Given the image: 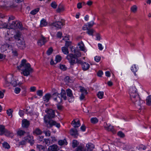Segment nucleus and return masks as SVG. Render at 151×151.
Instances as JSON below:
<instances>
[{
	"instance_id": "obj_1",
	"label": "nucleus",
	"mask_w": 151,
	"mask_h": 151,
	"mask_svg": "<svg viewBox=\"0 0 151 151\" xmlns=\"http://www.w3.org/2000/svg\"><path fill=\"white\" fill-rule=\"evenodd\" d=\"M52 97L53 100L56 102L58 103H61L62 102V98L66 100L67 99V97L66 96V92L65 91L62 89L61 90V92L60 94L58 93L57 91L54 92L51 95L47 93L43 97V99L45 103L48 102L50 98Z\"/></svg>"
},
{
	"instance_id": "obj_2",
	"label": "nucleus",
	"mask_w": 151,
	"mask_h": 151,
	"mask_svg": "<svg viewBox=\"0 0 151 151\" xmlns=\"http://www.w3.org/2000/svg\"><path fill=\"white\" fill-rule=\"evenodd\" d=\"M47 112V114L44 116V121L47 127L50 128L53 126H55L56 127L59 128L60 126V124L51 119L55 116L54 111L51 109H49Z\"/></svg>"
},
{
	"instance_id": "obj_3",
	"label": "nucleus",
	"mask_w": 151,
	"mask_h": 151,
	"mask_svg": "<svg viewBox=\"0 0 151 151\" xmlns=\"http://www.w3.org/2000/svg\"><path fill=\"white\" fill-rule=\"evenodd\" d=\"M26 59L22 60L21 64L17 66L18 69L21 70V73L24 76H27L33 72V69L31 68V65L27 63Z\"/></svg>"
},
{
	"instance_id": "obj_4",
	"label": "nucleus",
	"mask_w": 151,
	"mask_h": 151,
	"mask_svg": "<svg viewBox=\"0 0 151 151\" xmlns=\"http://www.w3.org/2000/svg\"><path fill=\"white\" fill-rule=\"evenodd\" d=\"M74 53V54H70L68 55L66 57V58L68 60L71 68H73L74 64L77 63L78 60H81L78 59V58L81 55V52L78 51H76Z\"/></svg>"
},
{
	"instance_id": "obj_5",
	"label": "nucleus",
	"mask_w": 151,
	"mask_h": 151,
	"mask_svg": "<svg viewBox=\"0 0 151 151\" xmlns=\"http://www.w3.org/2000/svg\"><path fill=\"white\" fill-rule=\"evenodd\" d=\"M14 38L16 40L17 45L20 49L23 48L24 47L25 42L23 39L22 37V34L20 32H17L14 36Z\"/></svg>"
},
{
	"instance_id": "obj_6",
	"label": "nucleus",
	"mask_w": 151,
	"mask_h": 151,
	"mask_svg": "<svg viewBox=\"0 0 151 151\" xmlns=\"http://www.w3.org/2000/svg\"><path fill=\"white\" fill-rule=\"evenodd\" d=\"M137 90L135 86L132 87L129 89V93L131 100H134V97L135 96H136L137 99H139V94L137 93Z\"/></svg>"
},
{
	"instance_id": "obj_7",
	"label": "nucleus",
	"mask_w": 151,
	"mask_h": 151,
	"mask_svg": "<svg viewBox=\"0 0 151 151\" xmlns=\"http://www.w3.org/2000/svg\"><path fill=\"white\" fill-rule=\"evenodd\" d=\"M10 28L12 29H19L22 30L24 29L22 24L20 22L18 21H14L10 25Z\"/></svg>"
},
{
	"instance_id": "obj_8",
	"label": "nucleus",
	"mask_w": 151,
	"mask_h": 151,
	"mask_svg": "<svg viewBox=\"0 0 151 151\" xmlns=\"http://www.w3.org/2000/svg\"><path fill=\"white\" fill-rule=\"evenodd\" d=\"M134 98V101L131 100L133 103H134L135 105L138 106H139V107L138 108L139 109H142L141 108V105L144 103L143 101L141 100L139 95V99H137V98L136 96H135Z\"/></svg>"
},
{
	"instance_id": "obj_9",
	"label": "nucleus",
	"mask_w": 151,
	"mask_h": 151,
	"mask_svg": "<svg viewBox=\"0 0 151 151\" xmlns=\"http://www.w3.org/2000/svg\"><path fill=\"white\" fill-rule=\"evenodd\" d=\"M10 132L6 129L5 126L2 125H0V135L4 134L6 136H9L10 134Z\"/></svg>"
},
{
	"instance_id": "obj_10",
	"label": "nucleus",
	"mask_w": 151,
	"mask_h": 151,
	"mask_svg": "<svg viewBox=\"0 0 151 151\" xmlns=\"http://www.w3.org/2000/svg\"><path fill=\"white\" fill-rule=\"evenodd\" d=\"M77 63L78 64H80L82 66V69L83 70H88L89 68V64L85 62L82 61L81 60H78Z\"/></svg>"
},
{
	"instance_id": "obj_11",
	"label": "nucleus",
	"mask_w": 151,
	"mask_h": 151,
	"mask_svg": "<svg viewBox=\"0 0 151 151\" xmlns=\"http://www.w3.org/2000/svg\"><path fill=\"white\" fill-rule=\"evenodd\" d=\"M64 25V22L62 20L61 21L54 22L52 24V26L58 29L62 28Z\"/></svg>"
},
{
	"instance_id": "obj_12",
	"label": "nucleus",
	"mask_w": 151,
	"mask_h": 151,
	"mask_svg": "<svg viewBox=\"0 0 151 151\" xmlns=\"http://www.w3.org/2000/svg\"><path fill=\"white\" fill-rule=\"evenodd\" d=\"M25 139L27 142H29L31 145H33L34 143V140H33V136L31 135H28L24 137Z\"/></svg>"
},
{
	"instance_id": "obj_13",
	"label": "nucleus",
	"mask_w": 151,
	"mask_h": 151,
	"mask_svg": "<svg viewBox=\"0 0 151 151\" xmlns=\"http://www.w3.org/2000/svg\"><path fill=\"white\" fill-rule=\"evenodd\" d=\"M70 135L75 138H77L78 135V131L75 128L71 129L70 130Z\"/></svg>"
},
{
	"instance_id": "obj_14",
	"label": "nucleus",
	"mask_w": 151,
	"mask_h": 151,
	"mask_svg": "<svg viewBox=\"0 0 151 151\" xmlns=\"http://www.w3.org/2000/svg\"><path fill=\"white\" fill-rule=\"evenodd\" d=\"M71 124L75 127H78L81 125L80 120L77 119H74L72 121Z\"/></svg>"
},
{
	"instance_id": "obj_15",
	"label": "nucleus",
	"mask_w": 151,
	"mask_h": 151,
	"mask_svg": "<svg viewBox=\"0 0 151 151\" xmlns=\"http://www.w3.org/2000/svg\"><path fill=\"white\" fill-rule=\"evenodd\" d=\"M46 42L47 41L45 38L42 36L41 38L38 41L37 43L38 45L41 46Z\"/></svg>"
},
{
	"instance_id": "obj_16",
	"label": "nucleus",
	"mask_w": 151,
	"mask_h": 151,
	"mask_svg": "<svg viewBox=\"0 0 151 151\" xmlns=\"http://www.w3.org/2000/svg\"><path fill=\"white\" fill-rule=\"evenodd\" d=\"M59 150L58 146L53 145L49 146L47 149V151H58Z\"/></svg>"
},
{
	"instance_id": "obj_17",
	"label": "nucleus",
	"mask_w": 151,
	"mask_h": 151,
	"mask_svg": "<svg viewBox=\"0 0 151 151\" xmlns=\"http://www.w3.org/2000/svg\"><path fill=\"white\" fill-rule=\"evenodd\" d=\"M30 123L29 121H28L26 119H24L22 120V126L24 128H27L29 126Z\"/></svg>"
},
{
	"instance_id": "obj_18",
	"label": "nucleus",
	"mask_w": 151,
	"mask_h": 151,
	"mask_svg": "<svg viewBox=\"0 0 151 151\" xmlns=\"http://www.w3.org/2000/svg\"><path fill=\"white\" fill-rule=\"evenodd\" d=\"M86 147L87 148V151H92L94 148V145L91 143L87 144Z\"/></svg>"
},
{
	"instance_id": "obj_19",
	"label": "nucleus",
	"mask_w": 151,
	"mask_h": 151,
	"mask_svg": "<svg viewBox=\"0 0 151 151\" xmlns=\"http://www.w3.org/2000/svg\"><path fill=\"white\" fill-rule=\"evenodd\" d=\"M11 83L14 87H15L18 85H19L22 84V83L21 82L17 83V80L13 78L11 81Z\"/></svg>"
},
{
	"instance_id": "obj_20",
	"label": "nucleus",
	"mask_w": 151,
	"mask_h": 151,
	"mask_svg": "<svg viewBox=\"0 0 151 151\" xmlns=\"http://www.w3.org/2000/svg\"><path fill=\"white\" fill-rule=\"evenodd\" d=\"M42 133V131L39 128L35 129L33 132V134L34 135H39Z\"/></svg>"
},
{
	"instance_id": "obj_21",
	"label": "nucleus",
	"mask_w": 151,
	"mask_h": 151,
	"mask_svg": "<svg viewBox=\"0 0 151 151\" xmlns=\"http://www.w3.org/2000/svg\"><path fill=\"white\" fill-rule=\"evenodd\" d=\"M66 93L67 96L71 98H73V96L72 93V90L69 88H68L66 90Z\"/></svg>"
},
{
	"instance_id": "obj_22",
	"label": "nucleus",
	"mask_w": 151,
	"mask_h": 151,
	"mask_svg": "<svg viewBox=\"0 0 151 151\" xmlns=\"http://www.w3.org/2000/svg\"><path fill=\"white\" fill-rule=\"evenodd\" d=\"M26 133V132L23 130L19 129L17 132V135L18 136L22 137Z\"/></svg>"
},
{
	"instance_id": "obj_23",
	"label": "nucleus",
	"mask_w": 151,
	"mask_h": 151,
	"mask_svg": "<svg viewBox=\"0 0 151 151\" xmlns=\"http://www.w3.org/2000/svg\"><path fill=\"white\" fill-rule=\"evenodd\" d=\"M58 144L59 145L62 146L65 145H67L68 142H67L66 139H64L63 140H60L58 141Z\"/></svg>"
},
{
	"instance_id": "obj_24",
	"label": "nucleus",
	"mask_w": 151,
	"mask_h": 151,
	"mask_svg": "<svg viewBox=\"0 0 151 151\" xmlns=\"http://www.w3.org/2000/svg\"><path fill=\"white\" fill-rule=\"evenodd\" d=\"M78 45L79 46V48H80V50L83 51H84L85 50V49L84 47V45L82 42L81 41L78 44Z\"/></svg>"
},
{
	"instance_id": "obj_25",
	"label": "nucleus",
	"mask_w": 151,
	"mask_h": 151,
	"mask_svg": "<svg viewBox=\"0 0 151 151\" xmlns=\"http://www.w3.org/2000/svg\"><path fill=\"white\" fill-rule=\"evenodd\" d=\"M146 104L148 106L151 105V96H149L147 97L146 99Z\"/></svg>"
},
{
	"instance_id": "obj_26",
	"label": "nucleus",
	"mask_w": 151,
	"mask_h": 151,
	"mask_svg": "<svg viewBox=\"0 0 151 151\" xmlns=\"http://www.w3.org/2000/svg\"><path fill=\"white\" fill-rule=\"evenodd\" d=\"M47 22H46L45 19H43L41 21L40 24L41 27L45 26L47 25Z\"/></svg>"
},
{
	"instance_id": "obj_27",
	"label": "nucleus",
	"mask_w": 151,
	"mask_h": 151,
	"mask_svg": "<svg viewBox=\"0 0 151 151\" xmlns=\"http://www.w3.org/2000/svg\"><path fill=\"white\" fill-rule=\"evenodd\" d=\"M62 50L63 53L65 54H68L69 53L68 48L65 47H63L61 48Z\"/></svg>"
},
{
	"instance_id": "obj_28",
	"label": "nucleus",
	"mask_w": 151,
	"mask_h": 151,
	"mask_svg": "<svg viewBox=\"0 0 151 151\" xmlns=\"http://www.w3.org/2000/svg\"><path fill=\"white\" fill-rule=\"evenodd\" d=\"M131 70L134 72V74L135 76H136L137 74L136 73V72L137 71V69L135 65H133L131 68Z\"/></svg>"
},
{
	"instance_id": "obj_29",
	"label": "nucleus",
	"mask_w": 151,
	"mask_h": 151,
	"mask_svg": "<svg viewBox=\"0 0 151 151\" xmlns=\"http://www.w3.org/2000/svg\"><path fill=\"white\" fill-rule=\"evenodd\" d=\"M79 145V142L76 140H73L72 142V147L73 148H75L77 147Z\"/></svg>"
},
{
	"instance_id": "obj_30",
	"label": "nucleus",
	"mask_w": 151,
	"mask_h": 151,
	"mask_svg": "<svg viewBox=\"0 0 151 151\" xmlns=\"http://www.w3.org/2000/svg\"><path fill=\"white\" fill-rule=\"evenodd\" d=\"M104 92L103 91H99L97 94V96L100 99H102L104 96Z\"/></svg>"
},
{
	"instance_id": "obj_31",
	"label": "nucleus",
	"mask_w": 151,
	"mask_h": 151,
	"mask_svg": "<svg viewBox=\"0 0 151 151\" xmlns=\"http://www.w3.org/2000/svg\"><path fill=\"white\" fill-rule=\"evenodd\" d=\"M3 147L6 149H9L10 147L9 144L6 142H4L2 144Z\"/></svg>"
},
{
	"instance_id": "obj_32",
	"label": "nucleus",
	"mask_w": 151,
	"mask_h": 151,
	"mask_svg": "<svg viewBox=\"0 0 151 151\" xmlns=\"http://www.w3.org/2000/svg\"><path fill=\"white\" fill-rule=\"evenodd\" d=\"M11 83V82L10 79H9V78H7L5 80V86H9Z\"/></svg>"
},
{
	"instance_id": "obj_33",
	"label": "nucleus",
	"mask_w": 151,
	"mask_h": 151,
	"mask_svg": "<svg viewBox=\"0 0 151 151\" xmlns=\"http://www.w3.org/2000/svg\"><path fill=\"white\" fill-rule=\"evenodd\" d=\"M40 8H36L30 12V14L34 15L36 14L39 11Z\"/></svg>"
},
{
	"instance_id": "obj_34",
	"label": "nucleus",
	"mask_w": 151,
	"mask_h": 151,
	"mask_svg": "<svg viewBox=\"0 0 151 151\" xmlns=\"http://www.w3.org/2000/svg\"><path fill=\"white\" fill-rule=\"evenodd\" d=\"M106 124L107 127H106V129L109 131L113 132L114 130L113 126L111 125H108L107 124Z\"/></svg>"
},
{
	"instance_id": "obj_35",
	"label": "nucleus",
	"mask_w": 151,
	"mask_h": 151,
	"mask_svg": "<svg viewBox=\"0 0 151 151\" xmlns=\"http://www.w3.org/2000/svg\"><path fill=\"white\" fill-rule=\"evenodd\" d=\"M13 112V110L12 109H9L6 111V113L8 116H11V117H12Z\"/></svg>"
},
{
	"instance_id": "obj_36",
	"label": "nucleus",
	"mask_w": 151,
	"mask_h": 151,
	"mask_svg": "<svg viewBox=\"0 0 151 151\" xmlns=\"http://www.w3.org/2000/svg\"><path fill=\"white\" fill-rule=\"evenodd\" d=\"M62 59L61 57L59 55H57L55 57V61H56V63L60 61Z\"/></svg>"
},
{
	"instance_id": "obj_37",
	"label": "nucleus",
	"mask_w": 151,
	"mask_h": 151,
	"mask_svg": "<svg viewBox=\"0 0 151 151\" xmlns=\"http://www.w3.org/2000/svg\"><path fill=\"white\" fill-rule=\"evenodd\" d=\"M37 147L39 148L40 151H47L46 148L43 146L39 145Z\"/></svg>"
},
{
	"instance_id": "obj_38",
	"label": "nucleus",
	"mask_w": 151,
	"mask_h": 151,
	"mask_svg": "<svg viewBox=\"0 0 151 151\" xmlns=\"http://www.w3.org/2000/svg\"><path fill=\"white\" fill-rule=\"evenodd\" d=\"M94 31V30L93 29L89 28L86 32L89 35H93V33Z\"/></svg>"
},
{
	"instance_id": "obj_39",
	"label": "nucleus",
	"mask_w": 151,
	"mask_h": 151,
	"mask_svg": "<svg viewBox=\"0 0 151 151\" xmlns=\"http://www.w3.org/2000/svg\"><path fill=\"white\" fill-rule=\"evenodd\" d=\"M91 122L93 124H96L97 123L98 121V119L96 118H92L91 119Z\"/></svg>"
},
{
	"instance_id": "obj_40",
	"label": "nucleus",
	"mask_w": 151,
	"mask_h": 151,
	"mask_svg": "<svg viewBox=\"0 0 151 151\" xmlns=\"http://www.w3.org/2000/svg\"><path fill=\"white\" fill-rule=\"evenodd\" d=\"M5 39L7 41H8V42H12H12L13 41L14 42V39L12 37H8L7 36H6L5 37ZM9 43L11 44V42H9Z\"/></svg>"
},
{
	"instance_id": "obj_41",
	"label": "nucleus",
	"mask_w": 151,
	"mask_h": 151,
	"mask_svg": "<svg viewBox=\"0 0 151 151\" xmlns=\"http://www.w3.org/2000/svg\"><path fill=\"white\" fill-rule=\"evenodd\" d=\"M131 11L134 13L137 10V7L136 5H134L131 8Z\"/></svg>"
},
{
	"instance_id": "obj_42",
	"label": "nucleus",
	"mask_w": 151,
	"mask_h": 151,
	"mask_svg": "<svg viewBox=\"0 0 151 151\" xmlns=\"http://www.w3.org/2000/svg\"><path fill=\"white\" fill-rule=\"evenodd\" d=\"M118 135L121 137H125L124 134L122 131H119L117 133Z\"/></svg>"
},
{
	"instance_id": "obj_43",
	"label": "nucleus",
	"mask_w": 151,
	"mask_h": 151,
	"mask_svg": "<svg viewBox=\"0 0 151 151\" xmlns=\"http://www.w3.org/2000/svg\"><path fill=\"white\" fill-rule=\"evenodd\" d=\"M43 143H45V145H48L50 144V141L48 139H44L43 141Z\"/></svg>"
},
{
	"instance_id": "obj_44",
	"label": "nucleus",
	"mask_w": 151,
	"mask_h": 151,
	"mask_svg": "<svg viewBox=\"0 0 151 151\" xmlns=\"http://www.w3.org/2000/svg\"><path fill=\"white\" fill-rule=\"evenodd\" d=\"M94 24V22L93 21H91V22L88 23H87L88 24H87V25L88 27V28H90L91 27L93 26Z\"/></svg>"
},
{
	"instance_id": "obj_45",
	"label": "nucleus",
	"mask_w": 151,
	"mask_h": 151,
	"mask_svg": "<svg viewBox=\"0 0 151 151\" xmlns=\"http://www.w3.org/2000/svg\"><path fill=\"white\" fill-rule=\"evenodd\" d=\"M0 27L1 28H6L8 26V24L6 23H2L1 24Z\"/></svg>"
},
{
	"instance_id": "obj_46",
	"label": "nucleus",
	"mask_w": 151,
	"mask_h": 151,
	"mask_svg": "<svg viewBox=\"0 0 151 151\" xmlns=\"http://www.w3.org/2000/svg\"><path fill=\"white\" fill-rule=\"evenodd\" d=\"M77 151H86V150L82 146H79L77 148Z\"/></svg>"
},
{
	"instance_id": "obj_47",
	"label": "nucleus",
	"mask_w": 151,
	"mask_h": 151,
	"mask_svg": "<svg viewBox=\"0 0 151 151\" xmlns=\"http://www.w3.org/2000/svg\"><path fill=\"white\" fill-rule=\"evenodd\" d=\"M43 91L42 90H39L37 91V94L40 96H42L43 95Z\"/></svg>"
},
{
	"instance_id": "obj_48",
	"label": "nucleus",
	"mask_w": 151,
	"mask_h": 151,
	"mask_svg": "<svg viewBox=\"0 0 151 151\" xmlns=\"http://www.w3.org/2000/svg\"><path fill=\"white\" fill-rule=\"evenodd\" d=\"M53 51V49L50 47L49 48L47 51V53L48 55H50L52 52Z\"/></svg>"
},
{
	"instance_id": "obj_49",
	"label": "nucleus",
	"mask_w": 151,
	"mask_h": 151,
	"mask_svg": "<svg viewBox=\"0 0 151 151\" xmlns=\"http://www.w3.org/2000/svg\"><path fill=\"white\" fill-rule=\"evenodd\" d=\"M58 104H56L57 109L60 111H61L63 108V106L61 105H59L60 103H58ZM61 103H60V104Z\"/></svg>"
},
{
	"instance_id": "obj_50",
	"label": "nucleus",
	"mask_w": 151,
	"mask_h": 151,
	"mask_svg": "<svg viewBox=\"0 0 151 151\" xmlns=\"http://www.w3.org/2000/svg\"><path fill=\"white\" fill-rule=\"evenodd\" d=\"M21 91V89L18 87H16L14 89V92L17 94L19 93Z\"/></svg>"
},
{
	"instance_id": "obj_51",
	"label": "nucleus",
	"mask_w": 151,
	"mask_h": 151,
	"mask_svg": "<svg viewBox=\"0 0 151 151\" xmlns=\"http://www.w3.org/2000/svg\"><path fill=\"white\" fill-rule=\"evenodd\" d=\"M44 133L47 136L49 137L51 133L50 131L49 130L44 131Z\"/></svg>"
},
{
	"instance_id": "obj_52",
	"label": "nucleus",
	"mask_w": 151,
	"mask_h": 151,
	"mask_svg": "<svg viewBox=\"0 0 151 151\" xmlns=\"http://www.w3.org/2000/svg\"><path fill=\"white\" fill-rule=\"evenodd\" d=\"M51 5L52 7L54 9H55L57 6V4L55 2H52L51 4Z\"/></svg>"
},
{
	"instance_id": "obj_53",
	"label": "nucleus",
	"mask_w": 151,
	"mask_h": 151,
	"mask_svg": "<svg viewBox=\"0 0 151 151\" xmlns=\"http://www.w3.org/2000/svg\"><path fill=\"white\" fill-rule=\"evenodd\" d=\"M60 68L63 70H66L67 69L65 65L61 64L60 65Z\"/></svg>"
},
{
	"instance_id": "obj_54",
	"label": "nucleus",
	"mask_w": 151,
	"mask_h": 151,
	"mask_svg": "<svg viewBox=\"0 0 151 151\" xmlns=\"http://www.w3.org/2000/svg\"><path fill=\"white\" fill-rule=\"evenodd\" d=\"M44 136H40L38 137V139L39 141L40 142H43V141L44 139H43Z\"/></svg>"
},
{
	"instance_id": "obj_55",
	"label": "nucleus",
	"mask_w": 151,
	"mask_h": 151,
	"mask_svg": "<svg viewBox=\"0 0 151 151\" xmlns=\"http://www.w3.org/2000/svg\"><path fill=\"white\" fill-rule=\"evenodd\" d=\"M71 45V42L68 41H66L65 47H66L68 48L69 46Z\"/></svg>"
},
{
	"instance_id": "obj_56",
	"label": "nucleus",
	"mask_w": 151,
	"mask_h": 151,
	"mask_svg": "<svg viewBox=\"0 0 151 151\" xmlns=\"http://www.w3.org/2000/svg\"><path fill=\"white\" fill-rule=\"evenodd\" d=\"M101 58L100 57L96 56L94 58L95 60L97 62H99L101 60Z\"/></svg>"
},
{
	"instance_id": "obj_57",
	"label": "nucleus",
	"mask_w": 151,
	"mask_h": 151,
	"mask_svg": "<svg viewBox=\"0 0 151 151\" xmlns=\"http://www.w3.org/2000/svg\"><path fill=\"white\" fill-rule=\"evenodd\" d=\"M97 74L98 76L101 77L103 74V72L102 71L100 70L98 72Z\"/></svg>"
},
{
	"instance_id": "obj_58",
	"label": "nucleus",
	"mask_w": 151,
	"mask_h": 151,
	"mask_svg": "<svg viewBox=\"0 0 151 151\" xmlns=\"http://www.w3.org/2000/svg\"><path fill=\"white\" fill-rule=\"evenodd\" d=\"M19 115L21 117L23 116L24 115V111H23L21 110H19Z\"/></svg>"
},
{
	"instance_id": "obj_59",
	"label": "nucleus",
	"mask_w": 151,
	"mask_h": 151,
	"mask_svg": "<svg viewBox=\"0 0 151 151\" xmlns=\"http://www.w3.org/2000/svg\"><path fill=\"white\" fill-rule=\"evenodd\" d=\"M80 91L81 92H83L86 94L87 93V91L85 90L84 88L81 87L80 89Z\"/></svg>"
},
{
	"instance_id": "obj_60",
	"label": "nucleus",
	"mask_w": 151,
	"mask_h": 151,
	"mask_svg": "<svg viewBox=\"0 0 151 151\" xmlns=\"http://www.w3.org/2000/svg\"><path fill=\"white\" fill-rule=\"evenodd\" d=\"M82 3L79 2L77 4V8L78 9H80L82 7Z\"/></svg>"
},
{
	"instance_id": "obj_61",
	"label": "nucleus",
	"mask_w": 151,
	"mask_h": 151,
	"mask_svg": "<svg viewBox=\"0 0 151 151\" xmlns=\"http://www.w3.org/2000/svg\"><path fill=\"white\" fill-rule=\"evenodd\" d=\"M25 142L24 140H22L19 142V146H20V145H24L25 144Z\"/></svg>"
},
{
	"instance_id": "obj_62",
	"label": "nucleus",
	"mask_w": 151,
	"mask_h": 151,
	"mask_svg": "<svg viewBox=\"0 0 151 151\" xmlns=\"http://www.w3.org/2000/svg\"><path fill=\"white\" fill-rule=\"evenodd\" d=\"M62 34L61 32H58L57 34V37L61 38L62 37Z\"/></svg>"
},
{
	"instance_id": "obj_63",
	"label": "nucleus",
	"mask_w": 151,
	"mask_h": 151,
	"mask_svg": "<svg viewBox=\"0 0 151 151\" xmlns=\"http://www.w3.org/2000/svg\"><path fill=\"white\" fill-rule=\"evenodd\" d=\"M98 47L99 49L100 50H102L103 49V47H102V45L101 44L99 43L98 44Z\"/></svg>"
},
{
	"instance_id": "obj_64",
	"label": "nucleus",
	"mask_w": 151,
	"mask_h": 151,
	"mask_svg": "<svg viewBox=\"0 0 151 151\" xmlns=\"http://www.w3.org/2000/svg\"><path fill=\"white\" fill-rule=\"evenodd\" d=\"M83 29L84 30H88L89 28L87 25H85L83 27Z\"/></svg>"
}]
</instances>
